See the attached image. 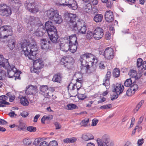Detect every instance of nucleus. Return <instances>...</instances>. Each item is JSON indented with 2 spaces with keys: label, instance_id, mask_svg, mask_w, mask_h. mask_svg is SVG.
<instances>
[{
  "label": "nucleus",
  "instance_id": "28",
  "mask_svg": "<svg viewBox=\"0 0 146 146\" xmlns=\"http://www.w3.org/2000/svg\"><path fill=\"white\" fill-rule=\"evenodd\" d=\"M92 9V5L90 3L85 4L83 8V11L86 13H88L91 11Z\"/></svg>",
  "mask_w": 146,
  "mask_h": 146
},
{
  "label": "nucleus",
  "instance_id": "36",
  "mask_svg": "<svg viewBox=\"0 0 146 146\" xmlns=\"http://www.w3.org/2000/svg\"><path fill=\"white\" fill-rule=\"evenodd\" d=\"M19 124L18 126V129L19 130H24L26 128L25 124L22 120H20L19 121Z\"/></svg>",
  "mask_w": 146,
  "mask_h": 146
},
{
  "label": "nucleus",
  "instance_id": "9",
  "mask_svg": "<svg viewBox=\"0 0 146 146\" xmlns=\"http://www.w3.org/2000/svg\"><path fill=\"white\" fill-rule=\"evenodd\" d=\"M72 59V58L70 57H64L61 60V64L64 65L68 69H70L73 66Z\"/></svg>",
  "mask_w": 146,
  "mask_h": 146
},
{
  "label": "nucleus",
  "instance_id": "23",
  "mask_svg": "<svg viewBox=\"0 0 146 146\" xmlns=\"http://www.w3.org/2000/svg\"><path fill=\"white\" fill-rule=\"evenodd\" d=\"M82 75L81 78H78L76 80V82L75 84L76 88L77 89V91L79 90L81 88H83L82 87Z\"/></svg>",
  "mask_w": 146,
  "mask_h": 146
},
{
  "label": "nucleus",
  "instance_id": "27",
  "mask_svg": "<svg viewBox=\"0 0 146 146\" xmlns=\"http://www.w3.org/2000/svg\"><path fill=\"white\" fill-rule=\"evenodd\" d=\"M24 6L25 8L29 11L31 9L33 8L35 5L34 2H30L28 1H27L24 3Z\"/></svg>",
  "mask_w": 146,
  "mask_h": 146
},
{
  "label": "nucleus",
  "instance_id": "33",
  "mask_svg": "<svg viewBox=\"0 0 146 146\" xmlns=\"http://www.w3.org/2000/svg\"><path fill=\"white\" fill-rule=\"evenodd\" d=\"M8 99V97L5 95H2L0 96V103L4 105H9V103L6 101Z\"/></svg>",
  "mask_w": 146,
  "mask_h": 146
},
{
  "label": "nucleus",
  "instance_id": "7",
  "mask_svg": "<svg viewBox=\"0 0 146 146\" xmlns=\"http://www.w3.org/2000/svg\"><path fill=\"white\" fill-rule=\"evenodd\" d=\"M12 13L10 7L5 3H0V15L5 17L10 16Z\"/></svg>",
  "mask_w": 146,
  "mask_h": 146
},
{
  "label": "nucleus",
  "instance_id": "35",
  "mask_svg": "<svg viewBox=\"0 0 146 146\" xmlns=\"http://www.w3.org/2000/svg\"><path fill=\"white\" fill-rule=\"evenodd\" d=\"M82 139L84 141H88L90 140L93 139L94 137L91 135H88L86 134H83L82 136Z\"/></svg>",
  "mask_w": 146,
  "mask_h": 146
},
{
  "label": "nucleus",
  "instance_id": "30",
  "mask_svg": "<svg viewBox=\"0 0 146 146\" xmlns=\"http://www.w3.org/2000/svg\"><path fill=\"white\" fill-rule=\"evenodd\" d=\"M61 76L59 73H57L54 76L52 80L54 82L60 83L61 80Z\"/></svg>",
  "mask_w": 146,
  "mask_h": 146
},
{
  "label": "nucleus",
  "instance_id": "39",
  "mask_svg": "<svg viewBox=\"0 0 146 146\" xmlns=\"http://www.w3.org/2000/svg\"><path fill=\"white\" fill-rule=\"evenodd\" d=\"M132 84V81L131 78L127 79L124 83L125 86L127 87L130 86Z\"/></svg>",
  "mask_w": 146,
  "mask_h": 146
},
{
  "label": "nucleus",
  "instance_id": "29",
  "mask_svg": "<svg viewBox=\"0 0 146 146\" xmlns=\"http://www.w3.org/2000/svg\"><path fill=\"white\" fill-rule=\"evenodd\" d=\"M40 91L44 93V95H46V94L48 95L49 96H50L51 95L49 94L50 93L48 92V87L46 86H41L40 88Z\"/></svg>",
  "mask_w": 146,
  "mask_h": 146
},
{
  "label": "nucleus",
  "instance_id": "53",
  "mask_svg": "<svg viewBox=\"0 0 146 146\" xmlns=\"http://www.w3.org/2000/svg\"><path fill=\"white\" fill-rule=\"evenodd\" d=\"M89 121V118H85L81 122L82 125L85 126L88 123Z\"/></svg>",
  "mask_w": 146,
  "mask_h": 146
},
{
  "label": "nucleus",
  "instance_id": "57",
  "mask_svg": "<svg viewBox=\"0 0 146 146\" xmlns=\"http://www.w3.org/2000/svg\"><path fill=\"white\" fill-rule=\"evenodd\" d=\"M49 146H58V144L56 141H52L50 142Z\"/></svg>",
  "mask_w": 146,
  "mask_h": 146
},
{
  "label": "nucleus",
  "instance_id": "22",
  "mask_svg": "<svg viewBox=\"0 0 146 146\" xmlns=\"http://www.w3.org/2000/svg\"><path fill=\"white\" fill-rule=\"evenodd\" d=\"M9 63L7 59L4 58L3 55H0V68H5V66L8 64Z\"/></svg>",
  "mask_w": 146,
  "mask_h": 146
},
{
  "label": "nucleus",
  "instance_id": "2",
  "mask_svg": "<svg viewBox=\"0 0 146 146\" xmlns=\"http://www.w3.org/2000/svg\"><path fill=\"white\" fill-rule=\"evenodd\" d=\"M81 74L88 73V71L90 67L96 64L98 62V58L91 53L84 54L80 56Z\"/></svg>",
  "mask_w": 146,
  "mask_h": 146
},
{
  "label": "nucleus",
  "instance_id": "10",
  "mask_svg": "<svg viewBox=\"0 0 146 146\" xmlns=\"http://www.w3.org/2000/svg\"><path fill=\"white\" fill-rule=\"evenodd\" d=\"M62 40L65 42L68 43L69 44H78L76 35L75 34L69 36H65L62 39Z\"/></svg>",
  "mask_w": 146,
  "mask_h": 146
},
{
  "label": "nucleus",
  "instance_id": "19",
  "mask_svg": "<svg viewBox=\"0 0 146 146\" xmlns=\"http://www.w3.org/2000/svg\"><path fill=\"white\" fill-rule=\"evenodd\" d=\"M124 90V87L123 85L120 83H117L114 86L112 91L115 92L120 94Z\"/></svg>",
  "mask_w": 146,
  "mask_h": 146
},
{
  "label": "nucleus",
  "instance_id": "32",
  "mask_svg": "<svg viewBox=\"0 0 146 146\" xmlns=\"http://www.w3.org/2000/svg\"><path fill=\"white\" fill-rule=\"evenodd\" d=\"M103 16L101 14H97L94 17L93 19L96 23L101 22L103 19Z\"/></svg>",
  "mask_w": 146,
  "mask_h": 146
},
{
  "label": "nucleus",
  "instance_id": "6",
  "mask_svg": "<svg viewBox=\"0 0 146 146\" xmlns=\"http://www.w3.org/2000/svg\"><path fill=\"white\" fill-rule=\"evenodd\" d=\"M13 31L11 27L4 26L0 28V38L5 39L9 36H12Z\"/></svg>",
  "mask_w": 146,
  "mask_h": 146
},
{
  "label": "nucleus",
  "instance_id": "44",
  "mask_svg": "<svg viewBox=\"0 0 146 146\" xmlns=\"http://www.w3.org/2000/svg\"><path fill=\"white\" fill-rule=\"evenodd\" d=\"M15 43V41L13 40H12L9 42L8 46L10 50H12L14 48Z\"/></svg>",
  "mask_w": 146,
  "mask_h": 146
},
{
  "label": "nucleus",
  "instance_id": "13",
  "mask_svg": "<svg viewBox=\"0 0 146 146\" xmlns=\"http://www.w3.org/2000/svg\"><path fill=\"white\" fill-rule=\"evenodd\" d=\"M40 46L42 49L47 50L51 47V42L48 38H43L40 40Z\"/></svg>",
  "mask_w": 146,
  "mask_h": 146
},
{
  "label": "nucleus",
  "instance_id": "47",
  "mask_svg": "<svg viewBox=\"0 0 146 146\" xmlns=\"http://www.w3.org/2000/svg\"><path fill=\"white\" fill-rule=\"evenodd\" d=\"M134 91L131 88L128 89L126 92V94L128 96H130L135 93Z\"/></svg>",
  "mask_w": 146,
  "mask_h": 146
},
{
  "label": "nucleus",
  "instance_id": "64",
  "mask_svg": "<svg viewBox=\"0 0 146 146\" xmlns=\"http://www.w3.org/2000/svg\"><path fill=\"white\" fill-rule=\"evenodd\" d=\"M54 125L56 128L57 129H59L61 127V125L58 123L56 122L55 123Z\"/></svg>",
  "mask_w": 146,
  "mask_h": 146
},
{
  "label": "nucleus",
  "instance_id": "34",
  "mask_svg": "<svg viewBox=\"0 0 146 146\" xmlns=\"http://www.w3.org/2000/svg\"><path fill=\"white\" fill-rule=\"evenodd\" d=\"M101 140L109 145L110 144V143L111 142H110L109 136L107 134L104 135Z\"/></svg>",
  "mask_w": 146,
  "mask_h": 146
},
{
  "label": "nucleus",
  "instance_id": "26",
  "mask_svg": "<svg viewBox=\"0 0 146 146\" xmlns=\"http://www.w3.org/2000/svg\"><path fill=\"white\" fill-rule=\"evenodd\" d=\"M66 44L61 43L60 44V49L65 52H67L69 50V44L68 43L66 42Z\"/></svg>",
  "mask_w": 146,
  "mask_h": 146
},
{
  "label": "nucleus",
  "instance_id": "52",
  "mask_svg": "<svg viewBox=\"0 0 146 146\" xmlns=\"http://www.w3.org/2000/svg\"><path fill=\"white\" fill-rule=\"evenodd\" d=\"M27 130L30 132H35L36 130V129L35 127L29 126L27 127Z\"/></svg>",
  "mask_w": 146,
  "mask_h": 146
},
{
  "label": "nucleus",
  "instance_id": "59",
  "mask_svg": "<svg viewBox=\"0 0 146 146\" xmlns=\"http://www.w3.org/2000/svg\"><path fill=\"white\" fill-rule=\"evenodd\" d=\"M29 115V113L26 111H23L21 113V116L24 117H26L28 116Z\"/></svg>",
  "mask_w": 146,
  "mask_h": 146
},
{
  "label": "nucleus",
  "instance_id": "16",
  "mask_svg": "<svg viewBox=\"0 0 146 146\" xmlns=\"http://www.w3.org/2000/svg\"><path fill=\"white\" fill-rule=\"evenodd\" d=\"M85 92V89L84 88H81L79 90L77 91V94L76 95L72 96H75L78 95V98L79 100H83L87 97Z\"/></svg>",
  "mask_w": 146,
  "mask_h": 146
},
{
  "label": "nucleus",
  "instance_id": "46",
  "mask_svg": "<svg viewBox=\"0 0 146 146\" xmlns=\"http://www.w3.org/2000/svg\"><path fill=\"white\" fill-rule=\"evenodd\" d=\"M68 109L69 110H72L75 109L76 108V106L73 104H70L67 105Z\"/></svg>",
  "mask_w": 146,
  "mask_h": 146
},
{
  "label": "nucleus",
  "instance_id": "45",
  "mask_svg": "<svg viewBox=\"0 0 146 146\" xmlns=\"http://www.w3.org/2000/svg\"><path fill=\"white\" fill-rule=\"evenodd\" d=\"M142 61V59L140 58H138L137 60V66L138 68H141V66L143 64Z\"/></svg>",
  "mask_w": 146,
  "mask_h": 146
},
{
  "label": "nucleus",
  "instance_id": "55",
  "mask_svg": "<svg viewBox=\"0 0 146 146\" xmlns=\"http://www.w3.org/2000/svg\"><path fill=\"white\" fill-rule=\"evenodd\" d=\"M13 3H14L15 4V6L18 8L20 6V3L19 0H11Z\"/></svg>",
  "mask_w": 146,
  "mask_h": 146
},
{
  "label": "nucleus",
  "instance_id": "24",
  "mask_svg": "<svg viewBox=\"0 0 146 146\" xmlns=\"http://www.w3.org/2000/svg\"><path fill=\"white\" fill-rule=\"evenodd\" d=\"M81 24L82 25L80 26V27L78 26V30H77V31L80 33L85 34L86 31V25L84 24V22H83V24Z\"/></svg>",
  "mask_w": 146,
  "mask_h": 146
},
{
  "label": "nucleus",
  "instance_id": "62",
  "mask_svg": "<svg viewBox=\"0 0 146 146\" xmlns=\"http://www.w3.org/2000/svg\"><path fill=\"white\" fill-rule=\"evenodd\" d=\"M40 68H36L35 67H33V70L31 71L32 72H34L38 74L39 73L40 71Z\"/></svg>",
  "mask_w": 146,
  "mask_h": 146
},
{
  "label": "nucleus",
  "instance_id": "20",
  "mask_svg": "<svg viewBox=\"0 0 146 146\" xmlns=\"http://www.w3.org/2000/svg\"><path fill=\"white\" fill-rule=\"evenodd\" d=\"M26 90L25 91V93L26 94H33L36 91L37 88L36 86L34 87L32 85H31L29 86L27 88L26 87Z\"/></svg>",
  "mask_w": 146,
  "mask_h": 146
},
{
  "label": "nucleus",
  "instance_id": "1",
  "mask_svg": "<svg viewBox=\"0 0 146 146\" xmlns=\"http://www.w3.org/2000/svg\"><path fill=\"white\" fill-rule=\"evenodd\" d=\"M27 25L28 29L30 31L34 30V34L38 36H42L43 35V33L46 32L48 34V32L56 31V30L52 22H46L44 27L38 18L32 16L30 17Z\"/></svg>",
  "mask_w": 146,
  "mask_h": 146
},
{
  "label": "nucleus",
  "instance_id": "4",
  "mask_svg": "<svg viewBox=\"0 0 146 146\" xmlns=\"http://www.w3.org/2000/svg\"><path fill=\"white\" fill-rule=\"evenodd\" d=\"M65 20L67 23L66 26L67 27L70 28L72 30L77 31L78 26L76 21V15L75 14L66 12L64 14Z\"/></svg>",
  "mask_w": 146,
  "mask_h": 146
},
{
  "label": "nucleus",
  "instance_id": "17",
  "mask_svg": "<svg viewBox=\"0 0 146 146\" xmlns=\"http://www.w3.org/2000/svg\"><path fill=\"white\" fill-rule=\"evenodd\" d=\"M111 73L110 71L107 72L105 78L103 81V85L105 86L107 89H108L110 88L109 80L111 76Z\"/></svg>",
  "mask_w": 146,
  "mask_h": 146
},
{
  "label": "nucleus",
  "instance_id": "48",
  "mask_svg": "<svg viewBox=\"0 0 146 146\" xmlns=\"http://www.w3.org/2000/svg\"><path fill=\"white\" fill-rule=\"evenodd\" d=\"M68 90H74L76 88L75 84L70 83L68 86Z\"/></svg>",
  "mask_w": 146,
  "mask_h": 146
},
{
  "label": "nucleus",
  "instance_id": "56",
  "mask_svg": "<svg viewBox=\"0 0 146 146\" xmlns=\"http://www.w3.org/2000/svg\"><path fill=\"white\" fill-rule=\"evenodd\" d=\"M99 67L101 69H104L105 67L104 62L102 61H101L99 64Z\"/></svg>",
  "mask_w": 146,
  "mask_h": 146
},
{
  "label": "nucleus",
  "instance_id": "3",
  "mask_svg": "<svg viewBox=\"0 0 146 146\" xmlns=\"http://www.w3.org/2000/svg\"><path fill=\"white\" fill-rule=\"evenodd\" d=\"M21 48L23 50L21 51L22 54H24L27 56L29 59L34 61L36 58V52L38 49L36 44L28 42H24L21 44Z\"/></svg>",
  "mask_w": 146,
  "mask_h": 146
},
{
  "label": "nucleus",
  "instance_id": "31",
  "mask_svg": "<svg viewBox=\"0 0 146 146\" xmlns=\"http://www.w3.org/2000/svg\"><path fill=\"white\" fill-rule=\"evenodd\" d=\"M78 44H69L70 51L72 53H74L76 51Z\"/></svg>",
  "mask_w": 146,
  "mask_h": 146
},
{
  "label": "nucleus",
  "instance_id": "5",
  "mask_svg": "<svg viewBox=\"0 0 146 146\" xmlns=\"http://www.w3.org/2000/svg\"><path fill=\"white\" fill-rule=\"evenodd\" d=\"M44 14L55 23L60 24L62 21L61 16L59 15L58 11L52 9L46 11Z\"/></svg>",
  "mask_w": 146,
  "mask_h": 146
},
{
  "label": "nucleus",
  "instance_id": "42",
  "mask_svg": "<svg viewBox=\"0 0 146 146\" xmlns=\"http://www.w3.org/2000/svg\"><path fill=\"white\" fill-rule=\"evenodd\" d=\"M142 68H139L138 71L140 73L143 72L145 70H146V61H144L142 64Z\"/></svg>",
  "mask_w": 146,
  "mask_h": 146
},
{
  "label": "nucleus",
  "instance_id": "49",
  "mask_svg": "<svg viewBox=\"0 0 146 146\" xmlns=\"http://www.w3.org/2000/svg\"><path fill=\"white\" fill-rule=\"evenodd\" d=\"M24 144L26 145H29L31 143V141L30 139L29 138H26L23 140Z\"/></svg>",
  "mask_w": 146,
  "mask_h": 146
},
{
  "label": "nucleus",
  "instance_id": "15",
  "mask_svg": "<svg viewBox=\"0 0 146 146\" xmlns=\"http://www.w3.org/2000/svg\"><path fill=\"white\" fill-rule=\"evenodd\" d=\"M114 52L113 49L110 47H108L104 51V56L107 59H111L113 57Z\"/></svg>",
  "mask_w": 146,
  "mask_h": 146
},
{
  "label": "nucleus",
  "instance_id": "14",
  "mask_svg": "<svg viewBox=\"0 0 146 146\" xmlns=\"http://www.w3.org/2000/svg\"><path fill=\"white\" fill-rule=\"evenodd\" d=\"M48 32L49 33L48 34L51 41L55 43H57L59 40V36L57 34V30H56V31H54L52 32Z\"/></svg>",
  "mask_w": 146,
  "mask_h": 146
},
{
  "label": "nucleus",
  "instance_id": "60",
  "mask_svg": "<svg viewBox=\"0 0 146 146\" xmlns=\"http://www.w3.org/2000/svg\"><path fill=\"white\" fill-rule=\"evenodd\" d=\"M40 142V141L38 139H35L33 143V145H35L34 146H40L38 145Z\"/></svg>",
  "mask_w": 146,
  "mask_h": 146
},
{
  "label": "nucleus",
  "instance_id": "38",
  "mask_svg": "<svg viewBox=\"0 0 146 146\" xmlns=\"http://www.w3.org/2000/svg\"><path fill=\"white\" fill-rule=\"evenodd\" d=\"M76 140L75 137H72L70 138H66L64 139V142L66 143H74Z\"/></svg>",
  "mask_w": 146,
  "mask_h": 146
},
{
  "label": "nucleus",
  "instance_id": "25",
  "mask_svg": "<svg viewBox=\"0 0 146 146\" xmlns=\"http://www.w3.org/2000/svg\"><path fill=\"white\" fill-rule=\"evenodd\" d=\"M96 141L98 146H113V143L112 142H111L109 145L102 141L101 139L98 138L97 139Z\"/></svg>",
  "mask_w": 146,
  "mask_h": 146
},
{
  "label": "nucleus",
  "instance_id": "50",
  "mask_svg": "<svg viewBox=\"0 0 146 146\" xmlns=\"http://www.w3.org/2000/svg\"><path fill=\"white\" fill-rule=\"evenodd\" d=\"M86 37L87 38H90L92 37H94V32H92L91 31H89L87 33L86 35Z\"/></svg>",
  "mask_w": 146,
  "mask_h": 146
},
{
  "label": "nucleus",
  "instance_id": "18",
  "mask_svg": "<svg viewBox=\"0 0 146 146\" xmlns=\"http://www.w3.org/2000/svg\"><path fill=\"white\" fill-rule=\"evenodd\" d=\"M105 17L106 21L108 22H111L114 19L113 13L110 10L106 12Z\"/></svg>",
  "mask_w": 146,
  "mask_h": 146
},
{
  "label": "nucleus",
  "instance_id": "51",
  "mask_svg": "<svg viewBox=\"0 0 146 146\" xmlns=\"http://www.w3.org/2000/svg\"><path fill=\"white\" fill-rule=\"evenodd\" d=\"M38 11V8L36 7L35 5L34 7L31 9L29 11L33 13H36Z\"/></svg>",
  "mask_w": 146,
  "mask_h": 146
},
{
  "label": "nucleus",
  "instance_id": "54",
  "mask_svg": "<svg viewBox=\"0 0 146 146\" xmlns=\"http://www.w3.org/2000/svg\"><path fill=\"white\" fill-rule=\"evenodd\" d=\"M130 88L135 92L138 90V86L137 85L135 84H134L133 83V84L132 86H131Z\"/></svg>",
  "mask_w": 146,
  "mask_h": 146
},
{
  "label": "nucleus",
  "instance_id": "21",
  "mask_svg": "<svg viewBox=\"0 0 146 146\" xmlns=\"http://www.w3.org/2000/svg\"><path fill=\"white\" fill-rule=\"evenodd\" d=\"M43 66V61H42L41 59L39 58L37 60H36L33 62V66L36 68H42Z\"/></svg>",
  "mask_w": 146,
  "mask_h": 146
},
{
  "label": "nucleus",
  "instance_id": "43",
  "mask_svg": "<svg viewBox=\"0 0 146 146\" xmlns=\"http://www.w3.org/2000/svg\"><path fill=\"white\" fill-rule=\"evenodd\" d=\"M129 74L133 78H136L137 76V71L134 70H131L129 72Z\"/></svg>",
  "mask_w": 146,
  "mask_h": 146
},
{
  "label": "nucleus",
  "instance_id": "11",
  "mask_svg": "<svg viewBox=\"0 0 146 146\" xmlns=\"http://www.w3.org/2000/svg\"><path fill=\"white\" fill-rule=\"evenodd\" d=\"M65 2H63L60 5H65L67 6L69 8L73 10L77 9L78 6L76 2L74 0H65Z\"/></svg>",
  "mask_w": 146,
  "mask_h": 146
},
{
  "label": "nucleus",
  "instance_id": "63",
  "mask_svg": "<svg viewBox=\"0 0 146 146\" xmlns=\"http://www.w3.org/2000/svg\"><path fill=\"white\" fill-rule=\"evenodd\" d=\"M40 146H49V144L46 141H44L40 143Z\"/></svg>",
  "mask_w": 146,
  "mask_h": 146
},
{
  "label": "nucleus",
  "instance_id": "61",
  "mask_svg": "<svg viewBox=\"0 0 146 146\" xmlns=\"http://www.w3.org/2000/svg\"><path fill=\"white\" fill-rule=\"evenodd\" d=\"M98 122V120L97 119H94L92 120V124L91 125L92 126H96L97 123Z\"/></svg>",
  "mask_w": 146,
  "mask_h": 146
},
{
  "label": "nucleus",
  "instance_id": "8",
  "mask_svg": "<svg viewBox=\"0 0 146 146\" xmlns=\"http://www.w3.org/2000/svg\"><path fill=\"white\" fill-rule=\"evenodd\" d=\"M4 68L7 69L8 76L9 77L12 78L13 76L15 77V80H16L17 78L18 79H19V77L15 76L16 75L17 76V75H16V74H17V70L14 66H11L9 63L7 65V66H6L5 68Z\"/></svg>",
  "mask_w": 146,
  "mask_h": 146
},
{
  "label": "nucleus",
  "instance_id": "58",
  "mask_svg": "<svg viewBox=\"0 0 146 146\" xmlns=\"http://www.w3.org/2000/svg\"><path fill=\"white\" fill-rule=\"evenodd\" d=\"M111 107V104H108L102 106L100 107V108L101 109H107L110 108Z\"/></svg>",
  "mask_w": 146,
  "mask_h": 146
},
{
  "label": "nucleus",
  "instance_id": "41",
  "mask_svg": "<svg viewBox=\"0 0 146 146\" xmlns=\"http://www.w3.org/2000/svg\"><path fill=\"white\" fill-rule=\"evenodd\" d=\"M113 74L114 76L115 77H118L120 75V70L117 68H115L113 70Z\"/></svg>",
  "mask_w": 146,
  "mask_h": 146
},
{
  "label": "nucleus",
  "instance_id": "37",
  "mask_svg": "<svg viewBox=\"0 0 146 146\" xmlns=\"http://www.w3.org/2000/svg\"><path fill=\"white\" fill-rule=\"evenodd\" d=\"M20 103L24 106H27L29 104V101L27 99L24 97H22L20 99Z\"/></svg>",
  "mask_w": 146,
  "mask_h": 146
},
{
  "label": "nucleus",
  "instance_id": "12",
  "mask_svg": "<svg viewBox=\"0 0 146 146\" xmlns=\"http://www.w3.org/2000/svg\"><path fill=\"white\" fill-rule=\"evenodd\" d=\"M104 35V30L101 28H96L94 31V38L95 40L100 39Z\"/></svg>",
  "mask_w": 146,
  "mask_h": 146
},
{
  "label": "nucleus",
  "instance_id": "40",
  "mask_svg": "<svg viewBox=\"0 0 146 146\" xmlns=\"http://www.w3.org/2000/svg\"><path fill=\"white\" fill-rule=\"evenodd\" d=\"M119 94V93L115 92L112 91V93L111 94V100H113L116 99L118 97Z\"/></svg>",
  "mask_w": 146,
  "mask_h": 146
}]
</instances>
